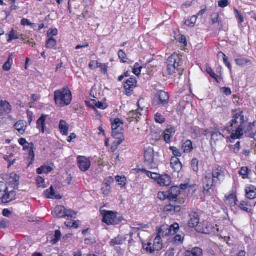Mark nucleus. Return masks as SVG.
I'll list each match as a JSON object with an SVG mask.
<instances>
[{"instance_id":"obj_44","label":"nucleus","mask_w":256,"mask_h":256,"mask_svg":"<svg viewBox=\"0 0 256 256\" xmlns=\"http://www.w3.org/2000/svg\"><path fill=\"white\" fill-rule=\"evenodd\" d=\"M78 222H79L78 220L74 221L73 222L68 221V222H66L64 224H66V226L67 227L74 228H77L78 226Z\"/></svg>"},{"instance_id":"obj_38","label":"nucleus","mask_w":256,"mask_h":256,"mask_svg":"<svg viewBox=\"0 0 256 256\" xmlns=\"http://www.w3.org/2000/svg\"><path fill=\"white\" fill-rule=\"evenodd\" d=\"M196 16H193L190 19L186 20L185 22V24L190 27L194 26L196 21Z\"/></svg>"},{"instance_id":"obj_29","label":"nucleus","mask_w":256,"mask_h":256,"mask_svg":"<svg viewBox=\"0 0 256 256\" xmlns=\"http://www.w3.org/2000/svg\"><path fill=\"white\" fill-rule=\"evenodd\" d=\"M226 203L230 206H234L236 204L237 198L234 193L232 192L228 196H226Z\"/></svg>"},{"instance_id":"obj_40","label":"nucleus","mask_w":256,"mask_h":256,"mask_svg":"<svg viewBox=\"0 0 256 256\" xmlns=\"http://www.w3.org/2000/svg\"><path fill=\"white\" fill-rule=\"evenodd\" d=\"M12 60L11 58V56H10L7 62L4 64L3 66V69L4 70L6 71H8L11 68L12 64Z\"/></svg>"},{"instance_id":"obj_21","label":"nucleus","mask_w":256,"mask_h":256,"mask_svg":"<svg viewBox=\"0 0 256 256\" xmlns=\"http://www.w3.org/2000/svg\"><path fill=\"white\" fill-rule=\"evenodd\" d=\"M14 127L20 134H23L27 127L26 122L24 120H18L14 124Z\"/></svg>"},{"instance_id":"obj_35","label":"nucleus","mask_w":256,"mask_h":256,"mask_svg":"<svg viewBox=\"0 0 256 256\" xmlns=\"http://www.w3.org/2000/svg\"><path fill=\"white\" fill-rule=\"evenodd\" d=\"M142 172L146 174V175L150 178L154 180L156 182L159 176V174L146 170V169H142Z\"/></svg>"},{"instance_id":"obj_20","label":"nucleus","mask_w":256,"mask_h":256,"mask_svg":"<svg viewBox=\"0 0 256 256\" xmlns=\"http://www.w3.org/2000/svg\"><path fill=\"white\" fill-rule=\"evenodd\" d=\"M176 130L174 128H167L163 132L164 140L167 143L171 142V138L174 134Z\"/></svg>"},{"instance_id":"obj_58","label":"nucleus","mask_w":256,"mask_h":256,"mask_svg":"<svg viewBox=\"0 0 256 256\" xmlns=\"http://www.w3.org/2000/svg\"><path fill=\"white\" fill-rule=\"evenodd\" d=\"M212 24L219 22V16L218 14H214L212 16Z\"/></svg>"},{"instance_id":"obj_57","label":"nucleus","mask_w":256,"mask_h":256,"mask_svg":"<svg viewBox=\"0 0 256 256\" xmlns=\"http://www.w3.org/2000/svg\"><path fill=\"white\" fill-rule=\"evenodd\" d=\"M21 24L24 26H32L34 25V24L32 23L28 20L26 19V18H23L21 20Z\"/></svg>"},{"instance_id":"obj_7","label":"nucleus","mask_w":256,"mask_h":256,"mask_svg":"<svg viewBox=\"0 0 256 256\" xmlns=\"http://www.w3.org/2000/svg\"><path fill=\"white\" fill-rule=\"evenodd\" d=\"M144 164L150 168H156L157 167L156 160L154 158V150L153 148H148L145 150L144 154Z\"/></svg>"},{"instance_id":"obj_18","label":"nucleus","mask_w":256,"mask_h":256,"mask_svg":"<svg viewBox=\"0 0 256 256\" xmlns=\"http://www.w3.org/2000/svg\"><path fill=\"white\" fill-rule=\"evenodd\" d=\"M157 97L159 100V104L163 106H165L168 104L170 97L168 92L161 90L158 93Z\"/></svg>"},{"instance_id":"obj_2","label":"nucleus","mask_w":256,"mask_h":256,"mask_svg":"<svg viewBox=\"0 0 256 256\" xmlns=\"http://www.w3.org/2000/svg\"><path fill=\"white\" fill-rule=\"evenodd\" d=\"M179 230V225L177 223L171 225L170 226H163L158 230L157 236L154 240L152 246L154 250H160L162 248V238L164 236L168 235L174 236L176 234Z\"/></svg>"},{"instance_id":"obj_61","label":"nucleus","mask_w":256,"mask_h":256,"mask_svg":"<svg viewBox=\"0 0 256 256\" xmlns=\"http://www.w3.org/2000/svg\"><path fill=\"white\" fill-rule=\"evenodd\" d=\"M96 64H97V61L92 60L88 64V66L90 69L93 70H95L96 68H97Z\"/></svg>"},{"instance_id":"obj_9","label":"nucleus","mask_w":256,"mask_h":256,"mask_svg":"<svg viewBox=\"0 0 256 256\" xmlns=\"http://www.w3.org/2000/svg\"><path fill=\"white\" fill-rule=\"evenodd\" d=\"M101 214L103 216L102 222L108 225L112 224L115 222L116 214L112 211L102 210Z\"/></svg>"},{"instance_id":"obj_54","label":"nucleus","mask_w":256,"mask_h":256,"mask_svg":"<svg viewBox=\"0 0 256 256\" xmlns=\"http://www.w3.org/2000/svg\"><path fill=\"white\" fill-rule=\"evenodd\" d=\"M220 54H222L223 56L224 62L225 64L228 66V68L230 70H231L232 66H231L230 63L228 62V58L222 52H219L218 55H220Z\"/></svg>"},{"instance_id":"obj_45","label":"nucleus","mask_w":256,"mask_h":256,"mask_svg":"<svg viewBox=\"0 0 256 256\" xmlns=\"http://www.w3.org/2000/svg\"><path fill=\"white\" fill-rule=\"evenodd\" d=\"M97 68H100L101 71L104 74H106L108 72V66L106 64H103L100 62H97Z\"/></svg>"},{"instance_id":"obj_16","label":"nucleus","mask_w":256,"mask_h":256,"mask_svg":"<svg viewBox=\"0 0 256 256\" xmlns=\"http://www.w3.org/2000/svg\"><path fill=\"white\" fill-rule=\"evenodd\" d=\"M114 182V180L112 176L104 179L102 187V191L104 195L107 196L110 194L111 190L110 184Z\"/></svg>"},{"instance_id":"obj_56","label":"nucleus","mask_w":256,"mask_h":256,"mask_svg":"<svg viewBox=\"0 0 256 256\" xmlns=\"http://www.w3.org/2000/svg\"><path fill=\"white\" fill-rule=\"evenodd\" d=\"M235 12L236 13V17L238 19L239 22L242 23L244 21V17L242 15V14L238 11L237 10H235Z\"/></svg>"},{"instance_id":"obj_33","label":"nucleus","mask_w":256,"mask_h":256,"mask_svg":"<svg viewBox=\"0 0 256 256\" xmlns=\"http://www.w3.org/2000/svg\"><path fill=\"white\" fill-rule=\"evenodd\" d=\"M237 65L240 66H244L251 64V61L245 58H240L235 60Z\"/></svg>"},{"instance_id":"obj_50","label":"nucleus","mask_w":256,"mask_h":256,"mask_svg":"<svg viewBox=\"0 0 256 256\" xmlns=\"http://www.w3.org/2000/svg\"><path fill=\"white\" fill-rule=\"evenodd\" d=\"M240 142H238L234 145L230 146L232 151L235 153L237 154L240 150Z\"/></svg>"},{"instance_id":"obj_15","label":"nucleus","mask_w":256,"mask_h":256,"mask_svg":"<svg viewBox=\"0 0 256 256\" xmlns=\"http://www.w3.org/2000/svg\"><path fill=\"white\" fill-rule=\"evenodd\" d=\"M180 192V190L178 187L176 186H172L170 190L166 192L167 199L170 201L176 202Z\"/></svg>"},{"instance_id":"obj_41","label":"nucleus","mask_w":256,"mask_h":256,"mask_svg":"<svg viewBox=\"0 0 256 256\" xmlns=\"http://www.w3.org/2000/svg\"><path fill=\"white\" fill-rule=\"evenodd\" d=\"M184 239V234H178L175 236L172 240V242L174 243H182Z\"/></svg>"},{"instance_id":"obj_1","label":"nucleus","mask_w":256,"mask_h":256,"mask_svg":"<svg viewBox=\"0 0 256 256\" xmlns=\"http://www.w3.org/2000/svg\"><path fill=\"white\" fill-rule=\"evenodd\" d=\"M254 123L249 122L242 111L234 114L232 120L226 124V129L231 134L232 140L241 139L246 136L253 138L254 133L252 131Z\"/></svg>"},{"instance_id":"obj_26","label":"nucleus","mask_w":256,"mask_h":256,"mask_svg":"<svg viewBox=\"0 0 256 256\" xmlns=\"http://www.w3.org/2000/svg\"><path fill=\"white\" fill-rule=\"evenodd\" d=\"M202 250L197 247L193 248L191 250H188L185 252V256H202Z\"/></svg>"},{"instance_id":"obj_42","label":"nucleus","mask_w":256,"mask_h":256,"mask_svg":"<svg viewBox=\"0 0 256 256\" xmlns=\"http://www.w3.org/2000/svg\"><path fill=\"white\" fill-rule=\"evenodd\" d=\"M118 58L120 60V62H126L127 60L126 55L124 53V52L122 50H120L118 52Z\"/></svg>"},{"instance_id":"obj_31","label":"nucleus","mask_w":256,"mask_h":256,"mask_svg":"<svg viewBox=\"0 0 256 256\" xmlns=\"http://www.w3.org/2000/svg\"><path fill=\"white\" fill-rule=\"evenodd\" d=\"M182 149L184 153H190L193 150L192 142L190 140H186L182 146Z\"/></svg>"},{"instance_id":"obj_11","label":"nucleus","mask_w":256,"mask_h":256,"mask_svg":"<svg viewBox=\"0 0 256 256\" xmlns=\"http://www.w3.org/2000/svg\"><path fill=\"white\" fill-rule=\"evenodd\" d=\"M202 184L204 186V192H208L212 188L214 184H215V180L212 176V174L208 173L206 174L203 178Z\"/></svg>"},{"instance_id":"obj_32","label":"nucleus","mask_w":256,"mask_h":256,"mask_svg":"<svg viewBox=\"0 0 256 256\" xmlns=\"http://www.w3.org/2000/svg\"><path fill=\"white\" fill-rule=\"evenodd\" d=\"M52 170V168L50 166H42L37 168L36 172L38 174H48Z\"/></svg>"},{"instance_id":"obj_39","label":"nucleus","mask_w":256,"mask_h":256,"mask_svg":"<svg viewBox=\"0 0 256 256\" xmlns=\"http://www.w3.org/2000/svg\"><path fill=\"white\" fill-rule=\"evenodd\" d=\"M19 38L18 33L15 32L14 30H12L9 34V38L8 40V42H10L13 40H16Z\"/></svg>"},{"instance_id":"obj_5","label":"nucleus","mask_w":256,"mask_h":256,"mask_svg":"<svg viewBox=\"0 0 256 256\" xmlns=\"http://www.w3.org/2000/svg\"><path fill=\"white\" fill-rule=\"evenodd\" d=\"M123 124V122L118 118H115L112 123V136H120L118 138L119 140L116 142L118 145H120L124 140V136L122 134V128L121 126Z\"/></svg>"},{"instance_id":"obj_48","label":"nucleus","mask_w":256,"mask_h":256,"mask_svg":"<svg viewBox=\"0 0 256 256\" xmlns=\"http://www.w3.org/2000/svg\"><path fill=\"white\" fill-rule=\"evenodd\" d=\"M198 161L197 159L194 158L192 160L191 166L194 172H198Z\"/></svg>"},{"instance_id":"obj_36","label":"nucleus","mask_w":256,"mask_h":256,"mask_svg":"<svg viewBox=\"0 0 256 256\" xmlns=\"http://www.w3.org/2000/svg\"><path fill=\"white\" fill-rule=\"evenodd\" d=\"M142 248L146 252H149L150 254H152L155 250L151 242L148 244H142Z\"/></svg>"},{"instance_id":"obj_13","label":"nucleus","mask_w":256,"mask_h":256,"mask_svg":"<svg viewBox=\"0 0 256 256\" xmlns=\"http://www.w3.org/2000/svg\"><path fill=\"white\" fill-rule=\"evenodd\" d=\"M136 80L135 78H130L126 80L124 84V88L126 90V94L130 96L133 90L136 88Z\"/></svg>"},{"instance_id":"obj_34","label":"nucleus","mask_w":256,"mask_h":256,"mask_svg":"<svg viewBox=\"0 0 256 256\" xmlns=\"http://www.w3.org/2000/svg\"><path fill=\"white\" fill-rule=\"evenodd\" d=\"M56 46V41L53 38H49L46 43V47L48 48H52Z\"/></svg>"},{"instance_id":"obj_27","label":"nucleus","mask_w":256,"mask_h":256,"mask_svg":"<svg viewBox=\"0 0 256 256\" xmlns=\"http://www.w3.org/2000/svg\"><path fill=\"white\" fill-rule=\"evenodd\" d=\"M246 196L248 198L252 200L256 198V188L250 186V187L246 189Z\"/></svg>"},{"instance_id":"obj_6","label":"nucleus","mask_w":256,"mask_h":256,"mask_svg":"<svg viewBox=\"0 0 256 256\" xmlns=\"http://www.w3.org/2000/svg\"><path fill=\"white\" fill-rule=\"evenodd\" d=\"M54 213L58 218H67L68 219L76 218V212L71 210H67L62 206H57L54 208Z\"/></svg>"},{"instance_id":"obj_12","label":"nucleus","mask_w":256,"mask_h":256,"mask_svg":"<svg viewBox=\"0 0 256 256\" xmlns=\"http://www.w3.org/2000/svg\"><path fill=\"white\" fill-rule=\"evenodd\" d=\"M12 110V106L8 102L3 100L0 101V116L10 114Z\"/></svg>"},{"instance_id":"obj_53","label":"nucleus","mask_w":256,"mask_h":256,"mask_svg":"<svg viewBox=\"0 0 256 256\" xmlns=\"http://www.w3.org/2000/svg\"><path fill=\"white\" fill-rule=\"evenodd\" d=\"M220 136L224 137L222 134L218 132H215L212 134V140H217Z\"/></svg>"},{"instance_id":"obj_3","label":"nucleus","mask_w":256,"mask_h":256,"mask_svg":"<svg viewBox=\"0 0 256 256\" xmlns=\"http://www.w3.org/2000/svg\"><path fill=\"white\" fill-rule=\"evenodd\" d=\"M56 104L60 107L68 106L72 100V94L69 88L66 86L54 92Z\"/></svg>"},{"instance_id":"obj_43","label":"nucleus","mask_w":256,"mask_h":256,"mask_svg":"<svg viewBox=\"0 0 256 256\" xmlns=\"http://www.w3.org/2000/svg\"><path fill=\"white\" fill-rule=\"evenodd\" d=\"M128 118L130 119L136 120L138 121L140 116H138V112L137 111H132L128 114Z\"/></svg>"},{"instance_id":"obj_46","label":"nucleus","mask_w":256,"mask_h":256,"mask_svg":"<svg viewBox=\"0 0 256 256\" xmlns=\"http://www.w3.org/2000/svg\"><path fill=\"white\" fill-rule=\"evenodd\" d=\"M170 149L172 152L173 154L175 156L174 157L178 158L182 156V154L180 150L175 146H170Z\"/></svg>"},{"instance_id":"obj_60","label":"nucleus","mask_w":256,"mask_h":256,"mask_svg":"<svg viewBox=\"0 0 256 256\" xmlns=\"http://www.w3.org/2000/svg\"><path fill=\"white\" fill-rule=\"evenodd\" d=\"M228 4V0H221L218 2V6L221 8H225Z\"/></svg>"},{"instance_id":"obj_28","label":"nucleus","mask_w":256,"mask_h":256,"mask_svg":"<svg viewBox=\"0 0 256 256\" xmlns=\"http://www.w3.org/2000/svg\"><path fill=\"white\" fill-rule=\"evenodd\" d=\"M59 128L60 132L64 136L68 134L69 126L64 120H60V122Z\"/></svg>"},{"instance_id":"obj_24","label":"nucleus","mask_w":256,"mask_h":256,"mask_svg":"<svg viewBox=\"0 0 256 256\" xmlns=\"http://www.w3.org/2000/svg\"><path fill=\"white\" fill-rule=\"evenodd\" d=\"M44 194L45 197L49 198L60 200L62 198L60 194H56L52 186H50V189L46 190L44 192Z\"/></svg>"},{"instance_id":"obj_14","label":"nucleus","mask_w":256,"mask_h":256,"mask_svg":"<svg viewBox=\"0 0 256 256\" xmlns=\"http://www.w3.org/2000/svg\"><path fill=\"white\" fill-rule=\"evenodd\" d=\"M4 192L6 194L2 198L3 203H8L16 198V192L14 190L9 191L8 188L6 187Z\"/></svg>"},{"instance_id":"obj_63","label":"nucleus","mask_w":256,"mask_h":256,"mask_svg":"<svg viewBox=\"0 0 256 256\" xmlns=\"http://www.w3.org/2000/svg\"><path fill=\"white\" fill-rule=\"evenodd\" d=\"M96 242L95 238H88L85 240V244H94Z\"/></svg>"},{"instance_id":"obj_17","label":"nucleus","mask_w":256,"mask_h":256,"mask_svg":"<svg viewBox=\"0 0 256 256\" xmlns=\"http://www.w3.org/2000/svg\"><path fill=\"white\" fill-rule=\"evenodd\" d=\"M156 182L160 186H168L172 183V179L170 176L168 174L160 175L159 174V176Z\"/></svg>"},{"instance_id":"obj_49","label":"nucleus","mask_w":256,"mask_h":256,"mask_svg":"<svg viewBox=\"0 0 256 256\" xmlns=\"http://www.w3.org/2000/svg\"><path fill=\"white\" fill-rule=\"evenodd\" d=\"M58 34V30L56 28H50L47 32V36L49 38H52L53 36H56Z\"/></svg>"},{"instance_id":"obj_19","label":"nucleus","mask_w":256,"mask_h":256,"mask_svg":"<svg viewBox=\"0 0 256 256\" xmlns=\"http://www.w3.org/2000/svg\"><path fill=\"white\" fill-rule=\"evenodd\" d=\"M172 168L176 172H179L182 168V164L178 158L172 157L170 160Z\"/></svg>"},{"instance_id":"obj_8","label":"nucleus","mask_w":256,"mask_h":256,"mask_svg":"<svg viewBox=\"0 0 256 256\" xmlns=\"http://www.w3.org/2000/svg\"><path fill=\"white\" fill-rule=\"evenodd\" d=\"M212 176L215 180V184H220L224 180L225 176L222 168L218 166H214L212 168Z\"/></svg>"},{"instance_id":"obj_62","label":"nucleus","mask_w":256,"mask_h":256,"mask_svg":"<svg viewBox=\"0 0 256 256\" xmlns=\"http://www.w3.org/2000/svg\"><path fill=\"white\" fill-rule=\"evenodd\" d=\"M94 104L98 108L104 110L106 108V106H104V104L100 102L94 101Z\"/></svg>"},{"instance_id":"obj_52","label":"nucleus","mask_w":256,"mask_h":256,"mask_svg":"<svg viewBox=\"0 0 256 256\" xmlns=\"http://www.w3.org/2000/svg\"><path fill=\"white\" fill-rule=\"evenodd\" d=\"M248 206V202L246 201H242L240 205V208L243 210L248 212L249 208L247 207Z\"/></svg>"},{"instance_id":"obj_4","label":"nucleus","mask_w":256,"mask_h":256,"mask_svg":"<svg viewBox=\"0 0 256 256\" xmlns=\"http://www.w3.org/2000/svg\"><path fill=\"white\" fill-rule=\"evenodd\" d=\"M167 70L170 75H172L176 72L177 70L180 72V74L182 72L180 68L181 56L176 53H174L170 56L167 60Z\"/></svg>"},{"instance_id":"obj_47","label":"nucleus","mask_w":256,"mask_h":256,"mask_svg":"<svg viewBox=\"0 0 256 256\" xmlns=\"http://www.w3.org/2000/svg\"><path fill=\"white\" fill-rule=\"evenodd\" d=\"M155 120L158 123L162 124L164 122L165 118L160 114L157 113L155 115Z\"/></svg>"},{"instance_id":"obj_51","label":"nucleus","mask_w":256,"mask_h":256,"mask_svg":"<svg viewBox=\"0 0 256 256\" xmlns=\"http://www.w3.org/2000/svg\"><path fill=\"white\" fill-rule=\"evenodd\" d=\"M116 182H118V184L120 186H124L126 184V179L125 177L116 176Z\"/></svg>"},{"instance_id":"obj_10","label":"nucleus","mask_w":256,"mask_h":256,"mask_svg":"<svg viewBox=\"0 0 256 256\" xmlns=\"http://www.w3.org/2000/svg\"><path fill=\"white\" fill-rule=\"evenodd\" d=\"M78 166L82 172L87 171L90 168L91 162L90 160L85 156H78L77 158Z\"/></svg>"},{"instance_id":"obj_37","label":"nucleus","mask_w":256,"mask_h":256,"mask_svg":"<svg viewBox=\"0 0 256 256\" xmlns=\"http://www.w3.org/2000/svg\"><path fill=\"white\" fill-rule=\"evenodd\" d=\"M239 174L240 176H243V178H245L244 176H246L248 178H250L248 176L250 174L249 170L247 167H242L239 171Z\"/></svg>"},{"instance_id":"obj_59","label":"nucleus","mask_w":256,"mask_h":256,"mask_svg":"<svg viewBox=\"0 0 256 256\" xmlns=\"http://www.w3.org/2000/svg\"><path fill=\"white\" fill-rule=\"evenodd\" d=\"M158 198L161 200L167 199L166 192H160L158 194Z\"/></svg>"},{"instance_id":"obj_23","label":"nucleus","mask_w":256,"mask_h":256,"mask_svg":"<svg viewBox=\"0 0 256 256\" xmlns=\"http://www.w3.org/2000/svg\"><path fill=\"white\" fill-rule=\"evenodd\" d=\"M20 176L14 174L12 173L10 176V183L14 190H18L19 186Z\"/></svg>"},{"instance_id":"obj_55","label":"nucleus","mask_w":256,"mask_h":256,"mask_svg":"<svg viewBox=\"0 0 256 256\" xmlns=\"http://www.w3.org/2000/svg\"><path fill=\"white\" fill-rule=\"evenodd\" d=\"M60 236H61L60 232L58 230H56L55 234H54V239L52 240V242H53V243L56 244V242H57L60 239Z\"/></svg>"},{"instance_id":"obj_25","label":"nucleus","mask_w":256,"mask_h":256,"mask_svg":"<svg viewBox=\"0 0 256 256\" xmlns=\"http://www.w3.org/2000/svg\"><path fill=\"white\" fill-rule=\"evenodd\" d=\"M47 116V115L42 114L37 120L36 128L42 133H44V132L45 122Z\"/></svg>"},{"instance_id":"obj_30","label":"nucleus","mask_w":256,"mask_h":256,"mask_svg":"<svg viewBox=\"0 0 256 256\" xmlns=\"http://www.w3.org/2000/svg\"><path fill=\"white\" fill-rule=\"evenodd\" d=\"M124 240L125 239L122 236H118L111 240L110 245L112 246L116 245H122L123 244Z\"/></svg>"},{"instance_id":"obj_64","label":"nucleus","mask_w":256,"mask_h":256,"mask_svg":"<svg viewBox=\"0 0 256 256\" xmlns=\"http://www.w3.org/2000/svg\"><path fill=\"white\" fill-rule=\"evenodd\" d=\"M206 71L212 78H215L216 77V74L214 72L211 68H208Z\"/></svg>"},{"instance_id":"obj_22","label":"nucleus","mask_w":256,"mask_h":256,"mask_svg":"<svg viewBox=\"0 0 256 256\" xmlns=\"http://www.w3.org/2000/svg\"><path fill=\"white\" fill-rule=\"evenodd\" d=\"M190 219L188 222V226L190 228H194L198 226L200 222V218L198 214L192 212L190 215Z\"/></svg>"}]
</instances>
